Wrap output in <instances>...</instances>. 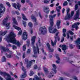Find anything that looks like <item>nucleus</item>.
Listing matches in <instances>:
<instances>
[{
	"mask_svg": "<svg viewBox=\"0 0 80 80\" xmlns=\"http://www.w3.org/2000/svg\"><path fill=\"white\" fill-rule=\"evenodd\" d=\"M6 57L7 58H11L13 57V54H9L7 55Z\"/></svg>",
	"mask_w": 80,
	"mask_h": 80,
	"instance_id": "nucleus-27",
	"label": "nucleus"
},
{
	"mask_svg": "<svg viewBox=\"0 0 80 80\" xmlns=\"http://www.w3.org/2000/svg\"><path fill=\"white\" fill-rule=\"evenodd\" d=\"M15 13L17 15H20V13L18 11H16Z\"/></svg>",
	"mask_w": 80,
	"mask_h": 80,
	"instance_id": "nucleus-53",
	"label": "nucleus"
},
{
	"mask_svg": "<svg viewBox=\"0 0 80 80\" xmlns=\"http://www.w3.org/2000/svg\"><path fill=\"white\" fill-rule=\"evenodd\" d=\"M22 31L20 30L18 33V36H20V35L22 34Z\"/></svg>",
	"mask_w": 80,
	"mask_h": 80,
	"instance_id": "nucleus-41",
	"label": "nucleus"
},
{
	"mask_svg": "<svg viewBox=\"0 0 80 80\" xmlns=\"http://www.w3.org/2000/svg\"><path fill=\"white\" fill-rule=\"evenodd\" d=\"M35 38H36V37L35 36H33L32 38L31 42L32 45H34V43H35Z\"/></svg>",
	"mask_w": 80,
	"mask_h": 80,
	"instance_id": "nucleus-17",
	"label": "nucleus"
},
{
	"mask_svg": "<svg viewBox=\"0 0 80 80\" xmlns=\"http://www.w3.org/2000/svg\"><path fill=\"white\" fill-rule=\"evenodd\" d=\"M67 47L66 46V45H63L62 47V50H66Z\"/></svg>",
	"mask_w": 80,
	"mask_h": 80,
	"instance_id": "nucleus-26",
	"label": "nucleus"
},
{
	"mask_svg": "<svg viewBox=\"0 0 80 80\" xmlns=\"http://www.w3.org/2000/svg\"><path fill=\"white\" fill-rule=\"evenodd\" d=\"M16 6L18 10H20V7H21L20 4L19 3H18L16 5Z\"/></svg>",
	"mask_w": 80,
	"mask_h": 80,
	"instance_id": "nucleus-32",
	"label": "nucleus"
},
{
	"mask_svg": "<svg viewBox=\"0 0 80 80\" xmlns=\"http://www.w3.org/2000/svg\"><path fill=\"white\" fill-rule=\"evenodd\" d=\"M67 2L66 1L63 3V6H66V5H67L68 4Z\"/></svg>",
	"mask_w": 80,
	"mask_h": 80,
	"instance_id": "nucleus-43",
	"label": "nucleus"
},
{
	"mask_svg": "<svg viewBox=\"0 0 80 80\" xmlns=\"http://www.w3.org/2000/svg\"><path fill=\"white\" fill-rule=\"evenodd\" d=\"M43 69L44 70V71L45 72V74H46V75H47V76H48V74H47V73H48V72H48V69L46 68L45 67L43 68Z\"/></svg>",
	"mask_w": 80,
	"mask_h": 80,
	"instance_id": "nucleus-25",
	"label": "nucleus"
},
{
	"mask_svg": "<svg viewBox=\"0 0 80 80\" xmlns=\"http://www.w3.org/2000/svg\"><path fill=\"white\" fill-rule=\"evenodd\" d=\"M22 57L23 58H25V53H23L22 55Z\"/></svg>",
	"mask_w": 80,
	"mask_h": 80,
	"instance_id": "nucleus-56",
	"label": "nucleus"
},
{
	"mask_svg": "<svg viewBox=\"0 0 80 80\" xmlns=\"http://www.w3.org/2000/svg\"><path fill=\"white\" fill-rule=\"evenodd\" d=\"M0 74L4 75V77L6 80H14V78L11 77V76L5 72H2L0 71Z\"/></svg>",
	"mask_w": 80,
	"mask_h": 80,
	"instance_id": "nucleus-4",
	"label": "nucleus"
},
{
	"mask_svg": "<svg viewBox=\"0 0 80 80\" xmlns=\"http://www.w3.org/2000/svg\"><path fill=\"white\" fill-rule=\"evenodd\" d=\"M12 5L13 6V7L15 8L16 9H17V7H16V4L15 3H13L12 4Z\"/></svg>",
	"mask_w": 80,
	"mask_h": 80,
	"instance_id": "nucleus-35",
	"label": "nucleus"
},
{
	"mask_svg": "<svg viewBox=\"0 0 80 80\" xmlns=\"http://www.w3.org/2000/svg\"><path fill=\"white\" fill-rule=\"evenodd\" d=\"M35 60H31V61H29V64H27V67L28 68L29 67H31L32 65V64L33 63H33H35Z\"/></svg>",
	"mask_w": 80,
	"mask_h": 80,
	"instance_id": "nucleus-15",
	"label": "nucleus"
},
{
	"mask_svg": "<svg viewBox=\"0 0 80 80\" xmlns=\"http://www.w3.org/2000/svg\"><path fill=\"white\" fill-rule=\"evenodd\" d=\"M22 70L23 72H26V69L25 68L23 67H22Z\"/></svg>",
	"mask_w": 80,
	"mask_h": 80,
	"instance_id": "nucleus-39",
	"label": "nucleus"
},
{
	"mask_svg": "<svg viewBox=\"0 0 80 80\" xmlns=\"http://www.w3.org/2000/svg\"><path fill=\"white\" fill-rule=\"evenodd\" d=\"M49 11H50V9L48 8H46L44 9V12L46 13H48Z\"/></svg>",
	"mask_w": 80,
	"mask_h": 80,
	"instance_id": "nucleus-24",
	"label": "nucleus"
},
{
	"mask_svg": "<svg viewBox=\"0 0 80 80\" xmlns=\"http://www.w3.org/2000/svg\"><path fill=\"white\" fill-rule=\"evenodd\" d=\"M9 18V16H8L6 18L4 19L3 21V24L4 25H5L6 27L8 29L9 28L10 24V23L8 22L7 23V21H8V19Z\"/></svg>",
	"mask_w": 80,
	"mask_h": 80,
	"instance_id": "nucleus-7",
	"label": "nucleus"
},
{
	"mask_svg": "<svg viewBox=\"0 0 80 80\" xmlns=\"http://www.w3.org/2000/svg\"><path fill=\"white\" fill-rule=\"evenodd\" d=\"M13 24H15V25H18V23L17 22V21L16 20V19L15 18H13Z\"/></svg>",
	"mask_w": 80,
	"mask_h": 80,
	"instance_id": "nucleus-30",
	"label": "nucleus"
},
{
	"mask_svg": "<svg viewBox=\"0 0 80 80\" xmlns=\"http://www.w3.org/2000/svg\"><path fill=\"white\" fill-rule=\"evenodd\" d=\"M5 11V8L3 6V4H0V18L2 16V13H3Z\"/></svg>",
	"mask_w": 80,
	"mask_h": 80,
	"instance_id": "nucleus-8",
	"label": "nucleus"
},
{
	"mask_svg": "<svg viewBox=\"0 0 80 80\" xmlns=\"http://www.w3.org/2000/svg\"><path fill=\"white\" fill-rule=\"evenodd\" d=\"M43 2L44 3L48 4L49 3V1L47 0H44L43 1Z\"/></svg>",
	"mask_w": 80,
	"mask_h": 80,
	"instance_id": "nucleus-42",
	"label": "nucleus"
},
{
	"mask_svg": "<svg viewBox=\"0 0 80 80\" xmlns=\"http://www.w3.org/2000/svg\"><path fill=\"white\" fill-rule=\"evenodd\" d=\"M52 66L53 67L52 69V70L54 72V73H57V70H56V69L57 68V66L55 65V64H52Z\"/></svg>",
	"mask_w": 80,
	"mask_h": 80,
	"instance_id": "nucleus-18",
	"label": "nucleus"
},
{
	"mask_svg": "<svg viewBox=\"0 0 80 80\" xmlns=\"http://www.w3.org/2000/svg\"><path fill=\"white\" fill-rule=\"evenodd\" d=\"M2 50L4 52H8L10 53H12V51H10L8 49H6L4 47H1Z\"/></svg>",
	"mask_w": 80,
	"mask_h": 80,
	"instance_id": "nucleus-16",
	"label": "nucleus"
},
{
	"mask_svg": "<svg viewBox=\"0 0 80 80\" xmlns=\"http://www.w3.org/2000/svg\"><path fill=\"white\" fill-rule=\"evenodd\" d=\"M28 36V34L27 32H25L23 33V34L22 35V38L23 40H25L27 39V37Z\"/></svg>",
	"mask_w": 80,
	"mask_h": 80,
	"instance_id": "nucleus-13",
	"label": "nucleus"
},
{
	"mask_svg": "<svg viewBox=\"0 0 80 80\" xmlns=\"http://www.w3.org/2000/svg\"><path fill=\"white\" fill-rule=\"evenodd\" d=\"M59 80H63V78L62 77H60L59 78Z\"/></svg>",
	"mask_w": 80,
	"mask_h": 80,
	"instance_id": "nucleus-60",
	"label": "nucleus"
},
{
	"mask_svg": "<svg viewBox=\"0 0 80 80\" xmlns=\"http://www.w3.org/2000/svg\"><path fill=\"white\" fill-rule=\"evenodd\" d=\"M56 8L57 12H60V10L62 8V7L60 6H59L58 7H56Z\"/></svg>",
	"mask_w": 80,
	"mask_h": 80,
	"instance_id": "nucleus-29",
	"label": "nucleus"
},
{
	"mask_svg": "<svg viewBox=\"0 0 80 80\" xmlns=\"http://www.w3.org/2000/svg\"><path fill=\"white\" fill-rule=\"evenodd\" d=\"M79 11H80V9H79L76 12V14L75 15L74 17V20H77V19L79 20V19H80V18H79V16H80V13H79Z\"/></svg>",
	"mask_w": 80,
	"mask_h": 80,
	"instance_id": "nucleus-11",
	"label": "nucleus"
},
{
	"mask_svg": "<svg viewBox=\"0 0 80 80\" xmlns=\"http://www.w3.org/2000/svg\"><path fill=\"white\" fill-rule=\"evenodd\" d=\"M66 31H67V30H66V29H64L63 30V32H62L63 33V36L65 37H66V34H65V33L66 32Z\"/></svg>",
	"mask_w": 80,
	"mask_h": 80,
	"instance_id": "nucleus-31",
	"label": "nucleus"
},
{
	"mask_svg": "<svg viewBox=\"0 0 80 80\" xmlns=\"http://www.w3.org/2000/svg\"><path fill=\"white\" fill-rule=\"evenodd\" d=\"M7 33H8V31L7 30L3 31V30H1L0 31V43L2 40V37L1 36H4Z\"/></svg>",
	"mask_w": 80,
	"mask_h": 80,
	"instance_id": "nucleus-9",
	"label": "nucleus"
},
{
	"mask_svg": "<svg viewBox=\"0 0 80 80\" xmlns=\"http://www.w3.org/2000/svg\"><path fill=\"white\" fill-rule=\"evenodd\" d=\"M49 52H53V49H51L50 48V49H49Z\"/></svg>",
	"mask_w": 80,
	"mask_h": 80,
	"instance_id": "nucleus-59",
	"label": "nucleus"
},
{
	"mask_svg": "<svg viewBox=\"0 0 80 80\" xmlns=\"http://www.w3.org/2000/svg\"><path fill=\"white\" fill-rule=\"evenodd\" d=\"M47 46L48 50H50V44L49 43H48L47 44Z\"/></svg>",
	"mask_w": 80,
	"mask_h": 80,
	"instance_id": "nucleus-36",
	"label": "nucleus"
},
{
	"mask_svg": "<svg viewBox=\"0 0 80 80\" xmlns=\"http://www.w3.org/2000/svg\"><path fill=\"white\" fill-rule=\"evenodd\" d=\"M34 78H35L33 79L32 80H42V78H39L38 76L37 75H35L34 76Z\"/></svg>",
	"mask_w": 80,
	"mask_h": 80,
	"instance_id": "nucleus-23",
	"label": "nucleus"
},
{
	"mask_svg": "<svg viewBox=\"0 0 80 80\" xmlns=\"http://www.w3.org/2000/svg\"><path fill=\"white\" fill-rule=\"evenodd\" d=\"M56 14H55L53 15H50L49 19H50V23L51 26L48 27V30L49 32L51 33H55L56 32L58 31V30L56 28H53V18H55L56 17Z\"/></svg>",
	"mask_w": 80,
	"mask_h": 80,
	"instance_id": "nucleus-2",
	"label": "nucleus"
},
{
	"mask_svg": "<svg viewBox=\"0 0 80 80\" xmlns=\"http://www.w3.org/2000/svg\"><path fill=\"white\" fill-rule=\"evenodd\" d=\"M22 18L24 20H28L27 18H26V16L23 14H22Z\"/></svg>",
	"mask_w": 80,
	"mask_h": 80,
	"instance_id": "nucleus-33",
	"label": "nucleus"
},
{
	"mask_svg": "<svg viewBox=\"0 0 80 80\" xmlns=\"http://www.w3.org/2000/svg\"><path fill=\"white\" fill-rule=\"evenodd\" d=\"M30 49H28V51H27V52L28 53H30Z\"/></svg>",
	"mask_w": 80,
	"mask_h": 80,
	"instance_id": "nucleus-54",
	"label": "nucleus"
},
{
	"mask_svg": "<svg viewBox=\"0 0 80 80\" xmlns=\"http://www.w3.org/2000/svg\"><path fill=\"white\" fill-rule=\"evenodd\" d=\"M36 45V48L35 46H32L34 52V55L32 56V57L35 58L37 57V53H39V48H38V47H40V40L38 41V42L37 43Z\"/></svg>",
	"mask_w": 80,
	"mask_h": 80,
	"instance_id": "nucleus-3",
	"label": "nucleus"
},
{
	"mask_svg": "<svg viewBox=\"0 0 80 80\" xmlns=\"http://www.w3.org/2000/svg\"><path fill=\"white\" fill-rule=\"evenodd\" d=\"M39 31L42 34L47 33V28L45 26L41 27L39 29Z\"/></svg>",
	"mask_w": 80,
	"mask_h": 80,
	"instance_id": "nucleus-10",
	"label": "nucleus"
},
{
	"mask_svg": "<svg viewBox=\"0 0 80 80\" xmlns=\"http://www.w3.org/2000/svg\"><path fill=\"white\" fill-rule=\"evenodd\" d=\"M54 75V73L53 72H51L49 74L48 77L49 78H52L53 76Z\"/></svg>",
	"mask_w": 80,
	"mask_h": 80,
	"instance_id": "nucleus-20",
	"label": "nucleus"
},
{
	"mask_svg": "<svg viewBox=\"0 0 80 80\" xmlns=\"http://www.w3.org/2000/svg\"><path fill=\"white\" fill-rule=\"evenodd\" d=\"M54 5V4H52L50 5V7H53Z\"/></svg>",
	"mask_w": 80,
	"mask_h": 80,
	"instance_id": "nucleus-62",
	"label": "nucleus"
},
{
	"mask_svg": "<svg viewBox=\"0 0 80 80\" xmlns=\"http://www.w3.org/2000/svg\"><path fill=\"white\" fill-rule=\"evenodd\" d=\"M21 2L22 3H25V0H21Z\"/></svg>",
	"mask_w": 80,
	"mask_h": 80,
	"instance_id": "nucleus-55",
	"label": "nucleus"
},
{
	"mask_svg": "<svg viewBox=\"0 0 80 80\" xmlns=\"http://www.w3.org/2000/svg\"><path fill=\"white\" fill-rule=\"evenodd\" d=\"M34 73V72L31 71L30 73L29 74V75L30 76H32V75H33Z\"/></svg>",
	"mask_w": 80,
	"mask_h": 80,
	"instance_id": "nucleus-37",
	"label": "nucleus"
},
{
	"mask_svg": "<svg viewBox=\"0 0 80 80\" xmlns=\"http://www.w3.org/2000/svg\"><path fill=\"white\" fill-rule=\"evenodd\" d=\"M64 37H62L61 40V42H63V41H64Z\"/></svg>",
	"mask_w": 80,
	"mask_h": 80,
	"instance_id": "nucleus-52",
	"label": "nucleus"
},
{
	"mask_svg": "<svg viewBox=\"0 0 80 80\" xmlns=\"http://www.w3.org/2000/svg\"><path fill=\"white\" fill-rule=\"evenodd\" d=\"M28 25L29 27H32L33 26V24L32 22H29L28 24Z\"/></svg>",
	"mask_w": 80,
	"mask_h": 80,
	"instance_id": "nucleus-40",
	"label": "nucleus"
},
{
	"mask_svg": "<svg viewBox=\"0 0 80 80\" xmlns=\"http://www.w3.org/2000/svg\"><path fill=\"white\" fill-rule=\"evenodd\" d=\"M13 27L15 28V29H16L17 30H21V28H20L18 27L17 26H15V25H13Z\"/></svg>",
	"mask_w": 80,
	"mask_h": 80,
	"instance_id": "nucleus-28",
	"label": "nucleus"
},
{
	"mask_svg": "<svg viewBox=\"0 0 80 80\" xmlns=\"http://www.w3.org/2000/svg\"><path fill=\"white\" fill-rule=\"evenodd\" d=\"M17 18L18 20H20L21 19V17H20L18 16L17 17Z\"/></svg>",
	"mask_w": 80,
	"mask_h": 80,
	"instance_id": "nucleus-61",
	"label": "nucleus"
},
{
	"mask_svg": "<svg viewBox=\"0 0 80 80\" xmlns=\"http://www.w3.org/2000/svg\"><path fill=\"white\" fill-rule=\"evenodd\" d=\"M17 46H15L14 45L12 46V49H13V50H14V49H16V48H17Z\"/></svg>",
	"mask_w": 80,
	"mask_h": 80,
	"instance_id": "nucleus-46",
	"label": "nucleus"
},
{
	"mask_svg": "<svg viewBox=\"0 0 80 80\" xmlns=\"http://www.w3.org/2000/svg\"><path fill=\"white\" fill-rule=\"evenodd\" d=\"M77 47L79 49H80V44H77Z\"/></svg>",
	"mask_w": 80,
	"mask_h": 80,
	"instance_id": "nucleus-50",
	"label": "nucleus"
},
{
	"mask_svg": "<svg viewBox=\"0 0 80 80\" xmlns=\"http://www.w3.org/2000/svg\"><path fill=\"white\" fill-rule=\"evenodd\" d=\"M26 49V47L25 46H24L23 47V50L24 51H25Z\"/></svg>",
	"mask_w": 80,
	"mask_h": 80,
	"instance_id": "nucleus-51",
	"label": "nucleus"
},
{
	"mask_svg": "<svg viewBox=\"0 0 80 80\" xmlns=\"http://www.w3.org/2000/svg\"><path fill=\"white\" fill-rule=\"evenodd\" d=\"M61 22L59 20H58L57 22L56 25L58 26V29H59V28H60V23Z\"/></svg>",
	"mask_w": 80,
	"mask_h": 80,
	"instance_id": "nucleus-22",
	"label": "nucleus"
},
{
	"mask_svg": "<svg viewBox=\"0 0 80 80\" xmlns=\"http://www.w3.org/2000/svg\"><path fill=\"white\" fill-rule=\"evenodd\" d=\"M80 25V22H76L74 23V25H72V28H75L76 30H77L78 28V25Z\"/></svg>",
	"mask_w": 80,
	"mask_h": 80,
	"instance_id": "nucleus-12",
	"label": "nucleus"
},
{
	"mask_svg": "<svg viewBox=\"0 0 80 80\" xmlns=\"http://www.w3.org/2000/svg\"><path fill=\"white\" fill-rule=\"evenodd\" d=\"M77 8H78V4H76L75 5V10H77Z\"/></svg>",
	"mask_w": 80,
	"mask_h": 80,
	"instance_id": "nucleus-47",
	"label": "nucleus"
},
{
	"mask_svg": "<svg viewBox=\"0 0 80 80\" xmlns=\"http://www.w3.org/2000/svg\"><path fill=\"white\" fill-rule=\"evenodd\" d=\"M76 43H79L80 44V38H78L77 40L76 41Z\"/></svg>",
	"mask_w": 80,
	"mask_h": 80,
	"instance_id": "nucleus-34",
	"label": "nucleus"
},
{
	"mask_svg": "<svg viewBox=\"0 0 80 80\" xmlns=\"http://www.w3.org/2000/svg\"><path fill=\"white\" fill-rule=\"evenodd\" d=\"M69 33H70V34L71 35H73V34H74V33H73V32H72L71 31H69Z\"/></svg>",
	"mask_w": 80,
	"mask_h": 80,
	"instance_id": "nucleus-45",
	"label": "nucleus"
},
{
	"mask_svg": "<svg viewBox=\"0 0 80 80\" xmlns=\"http://www.w3.org/2000/svg\"><path fill=\"white\" fill-rule=\"evenodd\" d=\"M17 53L18 55V56H20V55H21V54L19 52L17 51Z\"/></svg>",
	"mask_w": 80,
	"mask_h": 80,
	"instance_id": "nucleus-49",
	"label": "nucleus"
},
{
	"mask_svg": "<svg viewBox=\"0 0 80 80\" xmlns=\"http://www.w3.org/2000/svg\"><path fill=\"white\" fill-rule=\"evenodd\" d=\"M6 3L7 5H8V7H10V4L8 2H6Z\"/></svg>",
	"mask_w": 80,
	"mask_h": 80,
	"instance_id": "nucleus-48",
	"label": "nucleus"
},
{
	"mask_svg": "<svg viewBox=\"0 0 80 80\" xmlns=\"http://www.w3.org/2000/svg\"><path fill=\"white\" fill-rule=\"evenodd\" d=\"M24 73H23L20 76L21 78H26L27 77V72H24Z\"/></svg>",
	"mask_w": 80,
	"mask_h": 80,
	"instance_id": "nucleus-19",
	"label": "nucleus"
},
{
	"mask_svg": "<svg viewBox=\"0 0 80 80\" xmlns=\"http://www.w3.org/2000/svg\"><path fill=\"white\" fill-rule=\"evenodd\" d=\"M56 57L57 59H58V60L56 61V63H58V64H59V63H60V58L58 56H57V55H56Z\"/></svg>",
	"mask_w": 80,
	"mask_h": 80,
	"instance_id": "nucleus-21",
	"label": "nucleus"
},
{
	"mask_svg": "<svg viewBox=\"0 0 80 80\" xmlns=\"http://www.w3.org/2000/svg\"><path fill=\"white\" fill-rule=\"evenodd\" d=\"M15 37H16V35L15 34V33L13 32H11L10 33L9 35L4 38V40L8 42H11V43H12L13 44L17 45L18 47H20V42L17 41L16 39L15 38Z\"/></svg>",
	"mask_w": 80,
	"mask_h": 80,
	"instance_id": "nucleus-1",
	"label": "nucleus"
},
{
	"mask_svg": "<svg viewBox=\"0 0 80 80\" xmlns=\"http://www.w3.org/2000/svg\"><path fill=\"white\" fill-rule=\"evenodd\" d=\"M31 18L33 20V21L35 22V23H34V25H38V23L36 22L37 21V19L35 18V17L33 15H31Z\"/></svg>",
	"mask_w": 80,
	"mask_h": 80,
	"instance_id": "nucleus-14",
	"label": "nucleus"
},
{
	"mask_svg": "<svg viewBox=\"0 0 80 80\" xmlns=\"http://www.w3.org/2000/svg\"><path fill=\"white\" fill-rule=\"evenodd\" d=\"M59 33L60 32H58L57 33H56L55 34V36H54V38H55V40L54 41V42L52 41V40L51 41V44L52 45V46H53L54 45H56V43H57V38H58V41H59L60 40V38L58 37V35Z\"/></svg>",
	"mask_w": 80,
	"mask_h": 80,
	"instance_id": "nucleus-6",
	"label": "nucleus"
},
{
	"mask_svg": "<svg viewBox=\"0 0 80 80\" xmlns=\"http://www.w3.org/2000/svg\"><path fill=\"white\" fill-rule=\"evenodd\" d=\"M70 8H68L67 9V15L64 18V20H68V19H70V18H72V17H73V14H74V11H73L71 12L70 14L69 15L68 13L70 12Z\"/></svg>",
	"mask_w": 80,
	"mask_h": 80,
	"instance_id": "nucleus-5",
	"label": "nucleus"
},
{
	"mask_svg": "<svg viewBox=\"0 0 80 80\" xmlns=\"http://www.w3.org/2000/svg\"><path fill=\"white\" fill-rule=\"evenodd\" d=\"M25 62H26V63H28V59H25Z\"/></svg>",
	"mask_w": 80,
	"mask_h": 80,
	"instance_id": "nucleus-57",
	"label": "nucleus"
},
{
	"mask_svg": "<svg viewBox=\"0 0 80 80\" xmlns=\"http://www.w3.org/2000/svg\"><path fill=\"white\" fill-rule=\"evenodd\" d=\"M60 15V12H58V17H59Z\"/></svg>",
	"mask_w": 80,
	"mask_h": 80,
	"instance_id": "nucleus-64",
	"label": "nucleus"
},
{
	"mask_svg": "<svg viewBox=\"0 0 80 80\" xmlns=\"http://www.w3.org/2000/svg\"><path fill=\"white\" fill-rule=\"evenodd\" d=\"M23 25H24V27H26V26H27V23L25 22H23Z\"/></svg>",
	"mask_w": 80,
	"mask_h": 80,
	"instance_id": "nucleus-44",
	"label": "nucleus"
},
{
	"mask_svg": "<svg viewBox=\"0 0 80 80\" xmlns=\"http://www.w3.org/2000/svg\"><path fill=\"white\" fill-rule=\"evenodd\" d=\"M70 47L71 48H73V46H72V45L70 44Z\"/></svg>",
	"mask_w": 80,
	"mask_h": 80,
	"instance_id": "nucleus-63",
	"label": "nucleus"
},
{
	"mask_svg": "<svg viewBox=\"0 0 80 80\" xmlns=\"http://www.w3.org/2000/svg\"><path fill=\"white\" fill-rule=\"evenodd\" d=\"M2 61L3 62L6 61V58L4 56H3L2 57Z\"/></svg>",
	"mask_w": 80,
	"mask_h": 80,
	"instance_id": "nucleus-38",
	"label": "nucleus"
},
{
	"mask_svg": "<svg viewBox=\"0 0 80 80\" xmlns=\"http://www.w3.org/2000/svg\"><path fill=\"white\" fill-rule=\"evenodd\" d=\"M34 69H37V65H35L34 66Z\"/></svg>",
	"mask_w": 80,
	"mask_h": 80,
	"instance_id": "nucleus-58",
	"label": "nucleus"
}]
</instances>
